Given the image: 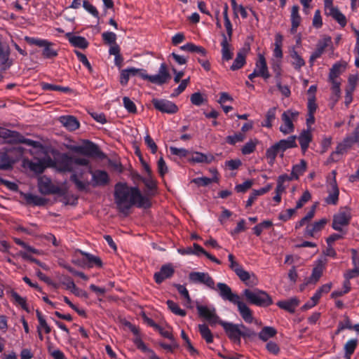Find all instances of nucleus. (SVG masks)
Listing matches in <instances>:
<instances>
[{
    "label": "nucleus",
    "instance_id": "bb28decb",
    "mask_svg": "<svg viewBox=\"0 0 359 359\" xmlns=\"http://www.w3.org/2000/svg\"><path fill=\"white\" fill-rule=\"evenodd\" d=\"M236 274L238 276L241 280L244 282L247 285H255L257 284V280L255 276L253 273H250L243 267L236 271Z\"/></svg>",
    "mask_w": 359,
    "mask_h": 359
},
{
    "label": "nucleus",
    "instance_id": "4c0bfd02",
    "mask_svg": "<svg viewBox=\"0 0 359 359\" xmlns=\"http://www.w3.org/2000/svg\"><path fill=\"white\" fill-rule=\"evenodd\" d=\"M23 197L27 203L34 205H43L46 203L45 198L32 194H25Z\"/></svg>",
    "mask_w": 359,
    "mask_h": 359
},
{
    "label": "nucleus",
    "instance_id": "3c124183",
    "mask_svg": "<svg viewBox=\"0 0 359 359\" xmlns=\"http://www.w3.org/2000/svg\"><path fill=\"white\" fill-rule=\"evenodd\" d=\"M198 330L202 337L206 341L207 343H211L213 341V337L210 330L205 325H199Z\"/></svg>",
    "mask_w": 359,
    "mask_h": 359
},
{
    "label": "nucleus",
    "instance_id": "423d86ee",
    "mask_svg": "<svg viewBox=\"0 0 359 359\" xmlns=\"http://www.w3.org/2000/svg\"><path fill=\"white\" fill-rule=\"evenodd\" d=\"M299 116V112L292 109H288L284 111L281 115L283 123L279 130L285 135L292 133L294 131V123L297 121Z\"/></svg>",
    "mask_w": 359,
    "mask_h": 359
},
{
    "label": "nucleus",
    "instance_id": "dca6fc26",
    "mask_svg": "<svg viewBox=\"0 0 359 359\" xmlns=\"http://www.w3.org/2000/svg\"><path fill=\"white\" fill-rule=\"evenodd\" d=\"M152 103L156 109L163 113L175 114L178 111L177 106L170 100L153 99Z\"/></svg>",
    "mask_w": 359,
    "mask_h": 359
},
{
    "label": "nucleus",
    "instance_id": "0e129e2a",
    "mask_svg": "<svg viewBox=\"0 0 359 359\" xmlns=\"http://www.w3.org/2000/svg\"><path fill=\"white\" fill-rule=\"evenodd\" d=\"M245 139V135L242 133H236L233 135L226 137V142L230 144H235L237 142H243Z\"/></svg>",
    "mask_w": 359,
    "mask_h": 359
},
{
    "label": "nucleus",
    "instance_id": "4be33fe9",
    "mask_svg": "<svg viewBox=\"0 0 359 359\" xmlns=\"http://www.w3.org/2000/svg\"><path fill=\"white\" fill-rule=\"evenodd\" d=\"M255 70L260 76L265 79L270 77L266 62L263 55H259V58L256 62Z\"/></svg>",
    "mask_w": 359,
    "mask_h": 359
},
{
    "label": "nucleus",
    "instance_id": "13d9d810",
    "mask_svg": "<svg viewBox=\"0 0 359 359\" xmlns=\"http://www.w3.org/2000/svg\"><path fill=\"white\" fill-rule=\"evenodd\" d=\"M167 304H168V308L175 314L180 316H184L186 315V312L184 310L181 309L179 307V306L174 302H172L171 300H168V301H167Z\"/></svg>",
    "mask_w": 359,
    "mask_h": 359
},
{
    "label": "nucleus",
    "instance_id": "2f4dec72",
    "mask_svg": "<svg viewBox=\"0 0 359 359\" xmlns=\"http://www.w3.org/2000/svg\"><path fill=\"white\" fill-rule=\"evenodd\" d=\"M213 158V156L211 155L208 156L205 154L196 151L191 153L189 161L193 163H210L212 161Z\"/></svg>",
    "mask_w": 359,
    "mask_h": 359
},
{
    "label": "nucleus",
    "instance_id": "412c9836",
    "mask_svg": "<svg viewBox=\"0 0 359 359\" xmlns=\"http://www.w3.org/2000/svg\"><path fill=\"white\" fill-rule=\"evenodd\" d=\"M346 67V62H337L333 65L332 68L330 69L329 76H328V81L329 82H334V81H338L341 82V79L339 78V76L342 74V72L345 70Z\"/></svg>",
    "mask_w": 359,
    "mask_h": 359
},
{
    "label": "nucleus",
    "instance_id": "c03bdc74",
    "mask_svg": "<svg viewBox=\"0 0 359 359\" xmlns=\"http://www.w3.org/2000/svg\"><path fill=\"white\" fill-rule=\"evenodd\" d=\"M276 334V330L272 327H264L259 333V337L264 341H266L270 338Z\"/></svg>",
    "mask_w": 359,
    "mask_h": 359
},
{
    "label": "nucleus",
    "instance_id": "e433bc0d",
    "mask_svg": "<svg viewBox=\"0 0 359 359\" xmlns=\"http://www.w3.org/2000/svg\"><path fill=\"white\" fill-rule=\"evenodd\" d=\"M331 83V91L332 94L330 96V100L332 102V106H334L339 100L341 96V82L334 81L330 82Z\"/></svg>",
    "mask_w": 359,
    "mask_h": 359
},
{
    "label": "nucleus",
    "instance_id": "473e14b6",
    "mask_svg": "<svg viewBox=\"0 0 359 359\" xmlns=\"http://www.w3.org/2000/svg\"><path fill=\"white\" fill-rule=\"evenodd\" d=\"M301 22V17L299 15V6H293L291 9V23L292 27L290 32L294 34Z\"/></svg>",
    "mask_w": 359,
    "mask_h": 359
},
{
    "label": "nucleus",
    "instance_id": "58836bf2",
    "mask_svg": "<svg viewBox=\"0 0 359 359\" xmlns=\"http://www.w3.org/2000/svg\"><path fill=\"white\" fill-rule=\"evenodd\" d=\"M180 49L187 52L197 53L201 55H205L207 53L206 50L203 47L196 46L191 43H188L184 46H182Z\"/></svg>",
    "mask_w": 359,
    "mask_h": 359
},
{
    "label": "nucleus",
    "instance_id": "c9c22d12",
    "mask_svg": "<svg viewBox=\"0 0 359 359\" xmlns=\"http://www.w3.org/2000/svg\"><path fill=\"white\" fill-rule=\"evenodd\" d=\"M10 294L13 302L15 304L18 306H20L22 309L25 310L27 312H29V308L27 304V300L25 298L19 295L15 291L11 290L8 292Z\"/></svg>",
    "mask_w": 359,
    "mask_h": 359
},
{
    "label": "nucleus",
    "instance_id": "39448f33",
    "mask_svg": "<svg viewBox=\"0 0 359 359\" xmlns=\"http://www.w3.org/2000/svg\"><path fill=\"white\" fill-rule=\"evenodd\" d=\"M82 166L83 168H79L77 166L71 175V180L74 182L76 188L81 191L87 190L90 186V181L87 176L90 172L87 171V167H91L89 163L87 165Z\"/></svg>",
    "mask_w": 359,
    "mask_h": 359
},
{
    "label": "nucleus",
    "instance_id": "393cba45",
    "mask_svg": "<svg viewBox=\"0 0 359 359\" xmlns=\"http://www.w3.org/2000/svg\"><path fill=\"white\" fill-rule=\"evenodd\" d=\"M325 13L327 15L332 16L337 20L342 27L346 25V19L344 14H342L337 8L332 6L325 9Z\"/></svg>",
    "mask_w": 359,
    "mask_h": 359
},
{
    "label": "nucleus",
    "instance_id": "c756f323",
    "mask_svg": "<svg viewBox=\"0 0 359 359\" xmlns=\"http://www.w3.org/2000/svg\"><path fill=\"white\" fill-rule=\"evenodd\" d=\"M283 41V36L279 33L276 34L275 36L274 48L273 50V55L278 60H281L283 57V50H282Z\"/></svg>",
    "mask_w": 359,
    "mask_h": 359
},
{
    "label": "nucleus",
    "instance_id": "6ab92c4d",
    "mask_svg": "<svg viewBox=\"0 0 359 359\" xmlns=\"http://www.w3.org/2000/svg\"><path fill=\"white\" fill-rule=\"evenodd\" d=\"M327 223V219L323 218L313 223L308 224L305 229L304 234L307 236L315 237L324 229Z\"/></svg>",
    "mask_w": 359,
    "mask_h": 359
},
{
    "label": "nucleus",
    "instance_id": "09e8293b",
    "mask_svg": "<svg viewBox=\"0 0 359 359\" xmlns=\"http://www.w3.org/2000/svg\"><path fill=\"white\" fill-rule=\"evenodd\" d=\"M14 241L16 244L20 245L22 248H23L26 252H29L31 254L41 255H43V252L41 250H37L30 245H29L27 243H25L24 241H21L20 238H15Z\"/></svg>",
    "mask_w": 359,
    "mask_h": 359
},
{
    "label": "nucleus",
    "instance_id": "a878e982",
    "mask_svg": "<svg viewBox=\"0 0 359 359\" xmlns=\"http://www.w3.org/2000/svg\"><path fill=\"white\" fill-rule=\"evenodd\" d=\"M296 139L297 137L295 135H292L288 137L287 139L281 140L279 142H276V144L277 145L279 151L281 153V156H283V152L290 148L296 147L297 143H296Z\"/></svg>",
    "mask_w": 359,
    "mask_h": 359
},
{
    "label": "nucleus",
    "instance_id": "cd10ccee",
    "mask_svg": "<svg viewBox=\"0 0 359 359\" xmlns=\"http://www.w3.org/2000/svg\"><path fill=\"white\" fill-rule=\"evenodd\" d=\"M299 301L296 297H292L287 300L279 301L276 305L282 309H284L290 313H293L295 309L299 305Z\"/></svg>",
    "mask_w": 359,
    "mask_h": 359
},
{
    "label": "nucleus",
    "instance_id": "2eb2a0df",
    "mask_svg": "<svg viewBox=\"0 0 359 359\" xmlns=\"http://www.w3.org/2000/svg\"><path fill=\"white\" fill-rule=\"evenodd\" d=\"M359 276V266L354 267L345 274L346 280L344 283V290H335L331 294L332 298H337L348 293L351 290V283L349 280Z\"/></svg>",
    "mask_w": 359,
    "mask_h": 359
},
{
    "label": "nucleus",
    "instance_id": "aec40b11",
    "mask_svg": "<svg viewBox=\"0 0 359 359\" xmlns=\"http://www.w3.org/2000/svg\"><path fill=\"white\" fill-rule=\"evenodd\" d=\"M289 57L291 59L290 63L294 69L299 71L306 64L302 57L297 53L294 46H291L288 49Z\"/></svg>",
    "mask_w": 359,
    "mask_h": 359
},
{
    "label": "nucleus",
    "instance_id": "20e7f679",
    "mask_svg": "<svg viewBox=\"0 0 359 359\" xmlns=\"http://www.w3.org/2000/svg\"><path fill=\"white\" fill-rule=\"evenodd\" d=\"M243 295L246 299L252 304L257 306H269L272 304V300L267 293L259 290H243Z\"/></svg>",
    "mask_w": 359,
    "mask_h": 359
},
{
    "label": "nucleus",
    "instance_id": "4d7b16f0",
    "mask_svg": "<svg viewBox=\"0 0 359 359\" xmlns=\"http://www.w3.org/2000/svg\"><path fill=\"white\" fill-rule=\"evenodd\" d=\"M10 50L9 48L7 46H3L1 43L0 42V63L1 65H5L9 57Z\"/></svg>",
    "mask_w": 359,
    "mask_h": 359
},
{
    "label": "nucleus",
    "instance_id": "a19ab883",
    "mask_svg": "<svg viewBox=\"0 0 359 359\" xmlns=\"http://www.w3.org/2000/svg\"><path fill=\"white\" fill-rule=\"evenodd\" d=\"M245 63V50H240L236 55V59L233 65L231 67V69L233 71L237 70L241 68Z\"/></svg>",
    "mask_w": 359,
    "mask_h": 359
},
{
    "label": "nucleus",
    "instance_id": "7c9ffc66",
    "mask_svg": "<svg viewBox=\"0 0 359 359\" xmlns=\"http://www.w3.org/2000/svg\"><path fill=\"white\" fill-rule=\"evenodd\" d=\"M229 41V39L224 34H222V41L221 43L222 54V58L225 60H231L233 55Z\"/></svg>",
    "mask_w": 359,
    "mask_h": 359
},
{
    "label": "nucleus",
    "instance_id": "37998d69",
    "mask_svg": "<svg viewBox=\"0 0 359 359\" xmlns=\"http://www.w3.org/2000/svg\"><path fill=\"white\" fill-rule=\"evenodd\" d=\"M69 41L74 46L81 48H86L88 44L84 37L79 36L69 35Z\"/></svg>",
    "mask_w": 359,
    "mask_h": 359
},
{
    "label": "nucleus",
    "instance_id": "5701e85b",
    "mask_svg": "<svg viewBox=\"0 0 359 359\" xmlns=\"http://www.w3.org/2000/svg\"><path fill=\"white\" fill-rule=\"evenodd\" d=\"M60 123L68 130L74 131L79 128V121L72 116H62L59 118Z\"/></svg>",
    "mask_w": 359,
    "mask_h": 359
},
{
    "label": "nucleus",
    "instance_id": "7ed1b4c3",
    "mask_svg": "<svg viewBox=\"0 0 359 359\" xmlns=\"http://www.w3.org/2000/svg\"><path fill=\"white\" fill-rule=\"evenodd\" d=\"M88 160L86 158L72 157L67 154L60 155L55 162V168L62 172H71L77 166L87 165Z\"/></svg>",
    "mask_w": 359,
    "mask_h": 359
},
{
    "label": "nucleus",
    "instance_id": "f8f14e48",
    "mask_svg": "<svg viewBox=\"0 0 359 359\" xmlns=\"http://www.w3.org/2000/svg\"><path fill=\"white\" fill-rule=\"evenodd\" d=\"M351 215L350 210L344 209L334 216L332 227L337 231H341L342 227L348 224Z\"/></svg>",
    "mask_w": 359,
    "mask_h": 359
},
{
    "label": "nucleus",
    "instance_id": "1a4fd4ad",
    "mask_svg": "<svg viewBox=\"0 0 359 359\" xmlns=\"http://www.w3.org/2000/svg\"><path fill=\"white\" fill-rule=\"evenodd\" d=\"M87 171L91 174L90 185L93 187H104L109 182V177L107 172L100 170L93 171L91 167H87Z\"/></svg>",
    "mask_w": 359,
    "mask_h": 359
},
{
    "label": "nucleus",
    "instance_id": "f704fd0d",
    "mask_svg": "<svg viewBox=\"0 0 359 359\" xmlns=\"http://www.w3.org/2000/svg\"><path fill=\"white\" fill-rule=\"evenodd\" d=\"M298 139L302 151H305L308 149L309 143L312 139L311 131L309 130L302 131Z\"/></svg>",
    "mask_w": 359,
    "mask_h": 359
},
{
    "label": "nucleus",
    "instance_id": "de8ad7c7",
    "mask_svg": "<svg viewBox=\"0 0 359 359\" xmlns=\"http://www.w3.org/2000/svg\"><path fill=\"white\" fill-rule=\"evenodd\" d=\"M357 344H358V340L355 339H350L346 343V344L344 346V349H345V357L346 358V359H351V355L354 352V351L357 346Z\"/></svg>",
    "mask_w": 359,
    "mask_h": 359
},
{
    "label": "nucleus",
    "instance_id": "f3484780",
    "mask_svg": "<svg viewBox=\"0 0 359 359\" xmlns=\"http://www.w3.org/2000/svg\"><path fill=\"white\" fill-rule=\"evenodd\" d=\"M359 143V126L356 127L351 135L347 137L337 147V153L341 154L353 144Z\"/></svg>",
    "mask_w": 359,
    "mask_h": 359
},
{
    "label": "nucleus",
    "instance_id": "a18cd8bd",
    "mask_svg": "<svg viewBox=\"0 0 359 359\" xmlns=\"http://www.w3.org/2000/svg\"><path fill=\"white\" fill-rule=\"evenodd\" d=\"M280 153L277 145L274 144L271 147H270L266 151V156L268 159L269 163L270 165H273L276 158L278 154Z\"/></svg>",
    "mask_w": 359,
    "mask_h": 359
},
{
    "label": "nucleus",
    "instance_id": "bf43d9fd",
    "mask_svg": "<svg viewBox=\"0 0 359 359\" xmlns=\"http://www.w3.org/2000/svg\"><path fill=\"white\" fill-rule=\"evenodd\" d=\"M189 82H190V78L189 77H188L187 79H183L181 81V83L179 85V86L174 90V91L172 93L171 96L172 97H177L180 93H182L185 90V88H187V86H188Z\"/></svg>",
    "mask_w": 359,
    "mask_h": 359
},
{
    "label": "nucleus",
    "instance_id": "680f3d73",
    "mask_svg": "<svg viewBox=\"0 0 359 359\" xmlns=\"http://www.w3.org/2000/svg\"><path fill=\"white\" fill-rule=\"evenodd\" d=\"M18 136H19V134L17 132L11 131L3 128H0V137H2L5 140H8L10 138L15 139Z\"/></svg>",
    "mask_w": 359,
    "mask_h": 359
},
{
    "label": "nucleus",
    "instance_id": "603ef678",
    "mask_svg": "<svg viewBox=\"0 0 359 359\" xmlns=\"http://www.w3.org/2000/svg\"><path fill=\"white\" fill-rule=\"evenodd\" d=\"M88 261V266L93 267L94 266H101L102 262L98 257H95L90 253L81 252Z\"/></svg>",
    "mask_w": 359,
    "mask_h": 359
},
{
    "label": "nucleus",
    "instance_id": "052dcab7",
    "mask_svg": "<svg viewBox=\"0 0 359 359\" xmlns=\"http://www.w3.org/2000/svg\"><path fill=\"white\" fill-rule=\"evenodd\" d=\"M123 106L126 110L130 113H136L137 108L135 103L128 97L123 98Z\"/></svg>",
    "mask_w": 359,
    "mask_h": 359
},
{
    "label": "nucleus",
    "instance_id": "9d476101",
    "mask_svg": "<svg viewBox=\"0 0 359 359\" xmlns=\"http://www.w3.org/2000/svg\"><path fill=\"white\" fill-rule=\"evenodd\" d=\"M220 325L224 329L229 338L233 342L241 344V324H233L222 321Z\"/></svg>",
    "mask_w": 359,
    "mask_h": 359
},
{
    "label": "nucleus",
    "instance_id": "f257e3e1",
    "mask_svg": "<svg viewBox=\"0 0 359 359\" xmlns=\"http://www.w3.org/2000/svg\"><path fill=\"white\" fill-rule=\"evenodd\" d=\"M115 201L121 212H126L133 205L140 208L150 205L147 197L141 194L137 188L128 187L125 184L118 183L115 187Z\"/></svg>",
    "mask_w": 359,
    "mask_h": 359
},
{
    "label": "nucleus",
    "instance_id": "69168bd1",
    "mask_svg": "<svg viewBox=\"0 0 359 359\" xmlns=\"http://www.w3.org/2000/svg\"><path fill=\"white\" fill-rule=\"evenodd\" d=\"M170 151L172 155H176L181 158L186 157L189 154V151L184 148H177L175 147H170Z\"/></svg>",
    "mask_w": 359,
    "mask_h": 359
},
{
    "label": "nucleus",
    "instance_id": "338daca9",
    "mask_svg": "<svg viewBox=\"0 0 359 359\" xmlns=\"http://www.w3.org/2000/svg\"><path fill=\"white\" fill-rule=\"evenodd\" d=\"M29 168L36 173H41L43 172L45 166L41 161H37L36 162H31L29 163Z\"/></svg>",
    "mask_w": 359,
    "mask_h": 359
},
{
    "label": "nucleus",
    "instance_id": "f03ea898",
    "mask_svg": "<svg viewBox=\"0 0 359 359\" xmlns=\"http://www.w3.org/2000/svg\"><path fill=\"white\" fill-rule=\"evenodd\" d=\"M217 287L220 297L223 299L228 300L237 306L240 315L246 323H251L253 321L252 311L241 299L239 295L232 292L231 287L228 285L223 283H219L217 285Z\"/></svg>",
    "mask_w": 359,
    "mask_h": 359
},
{
    "label": "nucleus",
    "instance_id": "e2e57ef3",
    "mask_svg": "<svg viewBox=\"0 0 359 359\" xmlns=\"http://www.w3.org/2000/svg\"><path fill=\"white\" fill-rule=\"evenodd\" d=\"M131 76H138L143 79H146L147 77V72L142 69H137L135 67H130L127 69Z\"/></svg>",
    "mask_w": 359,
    "mask_h": 359
},
{
    "label": "nucleus",
    "instance_id": "5fc2aeb1",
    "mask_svg": "<svg viewBox=\"0 0 359 359\" xmlns=\"http://www.w3.org/2000/svg\"><path fill=\"white\" fill-rule=\"evenodd\" d=\"M257 143L258 141L255 139L249 140L242 147V154L244 155H248L252 153L255 151Z\"/></svg>",
    "mask_w": 359,
    "mask_h": 359
},
{
    "label": "nucleus",
    "instance_id": "0eeeda50",
    "mask_svg": "<svg viewBox=\"0 0 359 359\" xmlns=\"http://www.w3.org/2000/svg\"><path fill=\"white\" fill-rule=\"evenodd\" d=\"M38 187L40 193L44 195L63 194L62 189L60 187L54 184L51 182L50 179L46 176H41L39 177Z\"/></svg>",
    "mask_w": 359,
    "mask_h": 359
},
{
    "label": "nucleus",
    "instance_id": "8fccbe9b",
    "mask_svg": "<svg viewBox=\"0 0 359 359\" xmlns=\"http://www.w3.org/2000/svg\"><path fill=\"white\" fill-rule=\"evenodd\" d=\"M36 317L39 320V325L37 327V330H43L46 334H49L51 331L50 326L47 324L46 319L41 314V313L39 311H36Z\"/></svg>",
    "mask_w": 359,
    "mask_h": 359
},
{
    "label": "nucleus",
    "instance_id": "c85d7f7f",
    "mask_svg": "<svg viewBox=\"0 0 359 359\" xmlns=\"http://www.w3.org/2000/svg\"><path fill=\"white\" fill-rule=\"evenodd\" d=\"M210 172L212 174V177L211 178L206 177H197V178L192 180L191 182L196 184L198 186H203V187L207 186L212 182H217L218 177H217V170L211 169Z\"/></svg>",
    "mask_w": 359,
    "mask_h": 359
},
{
    "label": "nucleus",
    "instance_id": "ea45409f",
    "mask_svg": "<svg viewBox=\"0 0 359 359\" xmlns=\"http://www.w3.org/2000/svg\"><path fill=\"white\" fill-rule=\"evenodd\" d=\"M324 270L323 264H318L316 267L313 268L312 273L309 277L307 283H316L318 281L321 277Z\"/></svg>",
    "mask_w": 359,
    "mask_h": 359
},
{
    "label": "nucleus",
    "instance_id": "b1692460",
    "mask_svg": "<svg viewBox=\"0 0 359 359\" xmlns=\"http://www.w3.org/2000/svg\"><path fill=\"white\" fill-rule=\"evenodd\" d=\"M73 149L78 153L88 156H95L98 152L97 147L91 142H87L83 145L75 147Z\"/></svg>",
    "mask_w": 359,
    "mask_h": 359
},
{
    "label": "nucleus",
    "instance_id": "72a5a7b5",
    "mask_svg": "<svg viewBox=\"0 0 359 359\" xmlns=\"http://www.w3.org/2000/svg\"><path fill=\"white\" fill-rule=\"evenodd\" d=\"M306 169V162L304 160H301L300 162L292 167L291 172V180H297L299 176L303 175Z\"/></svg>",
    "mask_w": 359,
    "mask_h": 359
},
{
    "label": "nucleus",
    "instance_id": "6e6d98bb",
    "mask_svg": "<svg viewBox=\"0 0 359 359\" xmlns=\"http://www.w3.org/2000/svg\"><path fill=\"white\" fill-rule=\"evenodd\" d=\"M176 287L179 292V293L184 298L185 301L184 302V306H190L191 300L189 294L187 289L182 285H177Z\"/></svg>",
    "mask_w": 359,
    "mask_h": 359
},
{
    "label": "nucleus",
    "instance_id": "ddd939ff",
    "mask_svg": "<svg viewBox=\"0 0 359 359\" xmlns=\"http://www.w3.org/2000/svg\"><path fill=\"white\" fill-rule=\"evenodd\" d=\"M170 79V75L167 69V66L165 63H162L159 67L158 74L151 76L147 74L146 80H149L154 84L162 85L168 82Z\"/></svg>",
    "mask_w": 359,
    "mask_h": 359
},
{
    "label": "nucleus",
    "instance_id": "9b49d317",
    "mask_svg": "<svg viewBox=\"0 0 359 359\" xmlns=\"http://www.w3.org/2000/svg\"><path fill=\"white\" fill-rule=\"evenodd\" d=\"M189 279L193 283H200L215 290V281L212 277L204 272H191L189 274Z\"/></svg>",
    "mask_w": 359,
    "mask_h": 359
},
{
    "label": "nucleus",
    "instance_id": "4468645a",
    "mask_svg": "<svg viewBox=\"0 0 359 359\" xmlns=\"http://www.w3.org/2000/svg\"><path fill=\"white\" fill-rule=\"evenodd\" d=\"M197 310L199 315L205 318L211 325L220 324L222 322L216 314V310L214 307L198 305L197 306Z\"/></svg>",
    "mask_w": 359,
    "mask_h": 359
},
{
    "label": "nucleus",
    "instance_id": "a211bd4d",
    "mask_svg": "<svg viewBox=\"0 0 359 359\" xmlns=\"http://www.w3.org/2000/svg\"><path fill=\"white\" fill-rule=\"evenodd\" d=\"M330 42L331 38L329 36L324 37L318 42L316 50L312 53L309 58L311 66H313L315 60L323 55Z\"/></svg>",
    "mask_w": 359,
    "mask_h": 359
},
{
    "label": "nucleus",
    "instance_id": "864d4df0",
    "mask_svg": "<svg viewBox=\"0 0 359 359\" xmlns=\"http://www.w3.org/2000/svg\"><path fill=\"white\" fill-rule=\"evenodd\" d=\"M13 161L9 158L6 153H0V169L7 170L11 168Z\"/></svg>",
    "mask_w": 359,
    "mask_h": 359
},
{
    "label": "nucleus",
    "instance_id": "79ce46f5",
    "mask_svg": "<svg viewBox=\"0 0 359 359\" xmlns=\"http://www.w3.org/2000/svg\"><path fill=\"white\" fill-rule=\"evenodd\" d=\"M53 43L46 40V44L41 46L43 48L42 55L46 58H52L57 55V52L53 48Z\"/></svg>",
    "mask_w": 359,
    "mask_h": 359
},
{
    "label": "nucleus",
    "instance_id": "49530a36",
    "mask_svg": "<svg viewBox=\"0 0 359 359\" xmlns=\"http://www.w3.org/2000/svg\"><path fill=\"white\" fill-rule=\"evenodd\" d=\"M276 107H272L269 109L266 114V119L262 123V126L266 128H271L272 123L276 118Z\"/></svg>",
    "mask_w": 359,
    "mask_h": 359
},
{
    "label": "nucleus",
    "instance_id": "6e6552de",
    "mask_svg": "<svg viewBox=\"0 0 359 359\" xmlns=\"http://www.w3.org/2000/svg\"><path fill=\"white\" fill-rule=\"evenodd\" d=\"M336 175V171L332 170L330 175L327 177V191L329 194L325 198V202L327 204L336 205L338 202L339 191L337 184Z\"/></svg>",
    "mask_w": 359,
    "mask_h": 359
},
{
    "label": "nucleus",
    "instance_id": "774afa93",
    "mask_svg": "<svg viewBox=\"0 0 359 359\" xmlns=\"http://www.w3.org/2000/svg\"><path fill=\"white\" fill-rule=\"evenodd\" d=\"M191 102L196 106H201L205 101L203 95L200 93H194L191 95Z\"/></svg>",
    "mask_w": 359,
    "mask_h": 359
}]
</instances>
